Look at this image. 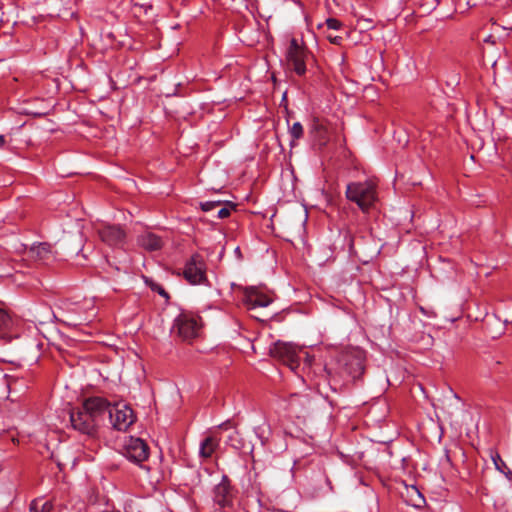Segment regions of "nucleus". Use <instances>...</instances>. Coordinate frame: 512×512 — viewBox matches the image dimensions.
<instances>
[{"label": "nucleus", "mask_w": 512, "mask_h": 512, "mask_svg": "<svg viewBox=\"0 0 512 512\" xmlns=\"http://www.w3.org/2000/svg\"><path fill=\"white\" fill-rule=\"evenodd\" d=\"M70 422L73 429L82 434L92 436L97 427V421L83 407L70 412Z\"/></svg>", "instance_id": "nucleus-7"}, {"label": "nucleus", "mask_w": 512, "mask_h": 512, "mask_svg": "<svg viewBox=\"0 0 512 512\" xmlns=\"http://www.w3.org/2000/svg\"><path fill=\"white\" fill-rule=\"evenodd\" d=\"M19 320L10 315L5 309L0 308V338L11 341L17 338Z\"/></svg>", "instance_id": "nucleus-10"}, {"label": "nucleus", "mask_w": 512, "mask_h": 512, "mask_svg": "<svg viewBox=\"0 0 512 512\" xmlns=\"http://www.w3.org/2000/svg\"><path fill=\"white\" fill-rule=\"evenodd\" d=\"M6 144V139L4 135H0V148L4 147Z\"/></svg>", "instance_id": "nucleus-29"}, {"label": "nucleus", "mask_w": 512, "mask_h": 512, "mask_svg": "<svg viewBox=\"0 0 512 512\" xmlns=\"http://www.w3.org/2000/svg\"><path fill=\"white\" fill-rule=\"evenodd\" d=\"M288 64L293 68L299 76L306 72V50L298 39L292 38L286 52Z\"/></svg>", "instance_id": "nucleus-6"}, {"label": "nucleus", "mask_w": 512, "mask_h": 512, "mask_svg": "<svg viewBox=\"0 0 512 512\" xmlns=\"http://www.w3.org/2000/svg\"><path fill=\"white\" fill-rule=\"evenodd\" d=\"M53 504L50 501H44L42 499L33 500L30 504V512H51Z\"/></svg>", "instance_id": "nucleus-19"}, {"label": "nucleus", "mask_w": 512, "mask_h": 512, "mask_svg": "<svg viewBox=\"0 0 512 512\" xmlns=\"http://www.w3.org/2000/svg\"><path fill=\"white\" fill-rule=\"evenodd\" d=\"M290 135L293 139H300L303 136V126L300 122H295L290 128Z\"/></svg>", "instance_id": "nucleus-21"}, {"label": "nucleus", "mask_w": 512, "mask_h": 512, "mask_svg": "<svg viewBox=\"0 0 512 512\" xmlns=\"http://www.w3.org/2000/svg\"><path fill=\"white\" fill-rule=\"evenodd\" d=\"M27 256L34 261L48 264L54 259V252L48 243H38L32 245L27 251Z\"/></svg>", "instance_id": "nucleus-11"}, {"label": "nucleus", "mask_w": 512, "mask_h": 512, "mask_svg": "<svg viewBox=\"0 0 512 512\" xmlns=\"http://www.w3.org/2000/svg\"><path fill=\"white\" fill-rule=\"evenodd\" d=\"M99 237L103 242L109 246H118L123 243L125 239V232L115 225H107L99 229Z\"/></svg>", "instance_id": "nucleus-13"}, {"label": "nucleus", "mask_w": 512, "mask_h": 512, "mask_svg": "<svg viewBox=\"0 0 512 512\" xmlns=\"http://www.w3.org/2000/svg\"><path fill=\"white\" fill-rule=\"evenodd\" d=\"M271 302V298L256 287H250L245 291L244 303L247 305L248 309L267 307Z\"/></svg>", "instance_id": "nucleus-14"}, {"label": "nucleus", "mask_w": 512, "mask_h": 512, "mask_svg": "<svg viewBox=\"0 0 512 512\" xmlns=\"http://www.w3.org/2000/svg\"><path fill=\"white\" fill-rule=\"evenodd\" d=\"M326 25L328 30H339L342 27V23L336 18H328Z\"/></svg>", "instance_id": "nucleus-24"}, {"label": "nucleus", "mask_w": 512, "mask_h": 512, "mask_svg": "<svg viewBox=\"0 0 512 512\" xmlns=\"http://www.w3.org/2000/svg\"><path fill=\"white\" fill-rule=\"evenodd\" d=\"M221 205L222 201L220 200L200 202V207L204 212H210Z\"/></svg>", "instance_id": "nucleus-22"}, {"label": "nucleus", "mask_w": 512, "mask_h": 512, "mask_svg": "<svg viewBox=\"0 0 512 512\" xmlns=\"http://www.w3.org/2000/svg\"><path fill=\"white\" fill-rule=\"evenodd\" d=\"M158 293L166 298H168V294L165 292V290L163 288H161L160 286L158 287L157 289Z\"/></svg>", "instance_id": "nucleus-28"}, {"label": "nucleus", "mask_w": 512, "mask_h": 512, "mask_svg": "<svg viewBox=\"0 0 512 512\" xmlns=\"http://www.w3.org/2000/svg\"><path fill=\"white\" fill-rule=\"evenodd\" d=\"M492 460L496 466V468L499 470V471H502V466H505V463L503 462V460L501 459L500 455L499 454H495L494 456H492Z\"/></svg>", "instance_id": "nucleus-27"}, {"label": "nucleus", "mask_w": 512, "mask_h": 512, "mask_svg": "<svg viewBox=\"0 0 512 512\" xmlns=\"http://www.w3.org/2000/svg\"><path fill=\"white\" fill-rule=\"evenodd\" d=\"M138 244L148 251H156L161 249L163 241L156 234L145 232L138 237Z\"/></svg>", "instance_id": "nucleus-16"}, {"label": "nucleus", "mask_w": 512, "mask_h": 512, "mask_svg": "<svg viewBox=\"0 0 512 512\" xmlns=\"http://www.w3.org/2000/svg\"><path fill=\"white\" fill-rule=\"evenodd\" d=\"M346 198L367 212L377 200L376 184L373 180L351 182L346 187Z\"/></svg>", "instance_id": "nucleus-1"}, {"label": "nucleus", "mask_w": 512, "mask_h": 512, "mask_svg": "<svg viewBox=\"0 0 512 512\" xmlns=\"http://www.w3.org/2000/svg\"><path fill=\"white\" fill-rule=\"evenodd\" d=\"M228 426H230V422L229 421L222 423L219 427L220 428H227Z\"/></svg>", "instance_id": "nucleus-30"}, {"label": "nucleus", "mask_w": 512, "mask_h": 512, "mask_svg": "<svg viewBox=\"0 0 512 512\" xmlns=\"http://www.w3.org/2000/svg\"><path fill=\"white\" fill-rule=\"evenodd\" d=\"M257 438L260 440L261 444L264 446L268 441V436L265 435V428L262 426H258L254 429Z\"/></svg>", "instance_id": "nucleus-23"}, {"label": "nucleus", "mask_w": 512, "mask_h": 512, "mask_svg": "<svg viewBox=\"0 0 512 512\" xmlns=\"http://www.w3.org/2000/svg\"><path fill=\"white\" fill-rule=\"evenodd\" d=\"M312 358L309 355H306V362L310 365Z\"/></svg>", "instance_id": "nucleus-31"}, {"label": "nucleus", "mask_w": 512, "mask_h": 512, "mask_svg": "<svg viewBox=\"0 0 512 512\" xmlns=\"http://www.w3.org/2000/svg\"><path fill=\"white\" fill-rule=\"evenodd\" d=\"M185 279L193 285L201 284L206 279L205 277V263L201 256L193 255L186 263L184 269Z\"/></svg>", "instance_id": "nucleus-8"}, {"label": "nucleus", "mask_w": 512, "mask_h": 512, "mask_svg": "<svg viewBox=\"0 0 512 512\" xmlns=\"http://www.w3.org/2000/svg\"><path fill=\"white\" fill-rule=\"evenodd\" d=\"M227 444L235 450H245L246 443L238 431H233L227 439Z\"/></svg>", "instance_id": "nucleus-20"}, {"label": "nucleus", "mask_w": 512, "mask_h": 512, "mask_svg": "<svg viewBox=\"0 0 512 512\" xmlns=\"http://www.w3.org/2000/svg\"><path fill=\"white\" fill-rule=\"evenodd\" d=\"M219 445V440L214 436L204 438L199 446V456L208 459L212 456Z\"/></svg>", "instance_id": "nucleus-17"}, {"label": "nucleus", "mask_w": 512, "mask_h": 512, "mask_svg": "<svg viewBox=\"0 0 512 512\" xmlns=\"http://www.w3.org/2000/svg\"><path fill=\"white\" fill-rule=\"evenodd\" d=\"M122 453L130 461L141 463L148 458L149 448L141 438L130 436L124 440Z\"/></svg>", "instance_id": "nucleus-5"}, {"label": "nucleus", "mask_w": 512, "mask_h": 512, "mask_svg": "<svg viewBox=\"0 0 512 512\" xmlns=\"http://www.w3.org/2000/svg\"><path fill=\"white\" fill-rule=\"evenodd\" d=\"M229 207L227 206H224V207H221L218 212H217V217L220 218V219H224V218H227L230 213H231V209L234 208V205L233 204H228Z\"/></svg>", "instance_id": "nucleus-25"}, {"label": "nucleus", "mask_w": 512, "mask_h": 512, "mask_svg": "<svg viewBox=\"0 0 512 512\" xmlns=\"http://www.w3.org/2000/svg\"><path fill=\"white\" fill-rule=\"evenodd\" d=\"M82 407L91 415L93 416L96 421H98V418L102 416L106 411L109 412V409L111 408V404L104 398L95 396L87 398L84 402Z\"/></svg>", "instance_id": "nucleus-12"}, {"label": "nucleus", "mask_w": 512, "mask_h": 512, "mask_svg": "<svg viewBox=\"0 0 512 512\" xmlns=\"http://www.w3.org/2000/svg\"><path fill=\"white\" fill-rule=\"evenodd\" d=\"M109 418L113 428L119 431H126L135 421L131 407L122 402L111 405Z\"/></svg>", "instance_id": "nucleus-4"}, {"label": "nucleus", "mask_w": 512, "mask_h": 512, "mask_svg": "<svg viewBox=\"0 0 512 512\" xmlns=\"http://www.w3.org/2000/svg\"><path fill=\"white\" fill-rule=\"evenodd\" d=\"M301 349L292 343L277 341L270 349L271 355L281 360L291 370L298 368L300 364L299 352Z\"/></svg>", "instance_id": "nucleus-3"}, {"label": "nucleus", "mask_w": 512, "mask_h": 512, "mask_svg": "<svg viewBox=\"0 0 512 512\" xmlns=\"http://www.w3.org/2000/svg\"><path fill=\"white\" fill-rule=\"evenodd\" d=\"M348 358L349 356H345L343 358V362L346 367L345 369L347 373L351 375L353 378L360 376L363 371V363L360 354L357 353L356 355L352 356L351 363L348 362Z\"/></svg>", "instance_id": "nucleus-18"}, {"label": "nucleus", "mask_w": 512, "mask_h": 512, "mask_svg": "<svg viewBox=\"0 0 512 512\" xmlns=\"http://www.w3.org/2000/svg\"><path fill=\"white\" fill-rule=\"evenodd\" d=\"M326 38L333 44L340 45L343 41V37L340 35H334L333 33L327 32Z\"/></svg>", "instance_id": "nucleus-26"}, {"label": "nucleus", "mask_w": 512, "mask_h": 512, "mask_svg": "<svg viewBox=\"0 0 512 512\" xmlns=\"http://www.w3.org/2000/svg\"><path fill=\"white\" fill-rule=\"evenodd\" d=\"M214 501L221 508L231 505L232 492L226 476H224L222 481L214 488Z\"/></svg>", "instance_id": "nucleus-15"}, {"label": "nucleus", "mask_w": 512, "mask_h": 512, "mask_svg": "<svg viewBox=\"0 0 512 512\" xmlns=\"http://www.w3.org/2000/svg\"><path fill=\"white\" fill-rule=\"evenodd\" d=\"M200 318L191 313H181L174 320L173 332L177 333L183 340H191L200 333Z\"/></svg>", "instance_id": "nucleus-2"}, {"label": "nucleus", "mask_w": 512, "mask_h": 512, "mask_svg": "<svg viewBox=\"0 0 512 512\" xmlns=\"http://www.w3.org/2000/svg\"><path fill=\"white\" fill-rule=\"evenodd\" d=\"M288 409L297 418H306L313 410V402L306 394H294L288 401Z\"/></svg>", "instance_id": "nucleus-9"}]
</instances>
